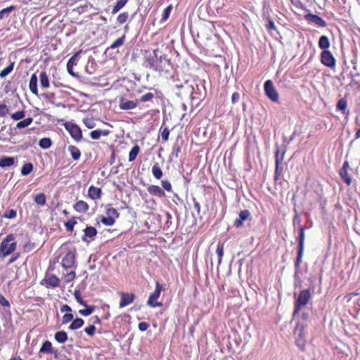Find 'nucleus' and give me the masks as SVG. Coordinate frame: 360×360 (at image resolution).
Listing matches in <instances>:
<instances>
[{
	"label": "nucleus",
	"instance_id": "f257e3e1",
	"mask_svg": "<svg viewBox=\"0 0 360 360\" xmlns=\"http://www.w3.org/2000/svg\"><path fill=\"white\" fill-rule=\"evenodd\" d=\"M159 49L144 50L143 52V65L149 70L155 72H169L172 67L170 59L166 55L158 56Z\"/></svg>",
	"mask_w": 360,
	"mask_h": 360
},
{
	"label": "nucleus",
	"instance_id": "f03ea898",
	"mask_svg": "<svg viewBox=\"0 0 360 360\" xmlns=\"http://www.w3.org/2000/svg\"><path fill=\"white\" fill-rule=\"evenodd\" d=\"M15 237L13 233L8 234L0 243V259H5L13 254L17 248Z\"/></svg>",
	"mask_w": 360,
	"mask_h": 360
},
{
	"label": "nucleus",
	"instance_id": "7ed1b4c3",
	"mask_svg": "<svg viewBox=\"0 0 360 360\" xmlns=\"http://www.w3.org/2000/svg\"><path fill=\"white\" fill-rule=\"evenodd\" d=\"M305 226L302 225H299L300 233L297 237L298 241V250H297V256L295 262V268L296 270H299L300 269L301 264L302 262V257L304 255V240H305Z\"/></svg>",
	"mask_w": 360,
	"mask_h": 360
},
{
	"label": "nucleus",
	"instance_id": "20e7f679",
	"mask_svg": "<svg viewBox=\"0 0 360 360\" xmlns=\"http://www.w3.org/2000/svg\"><path fill=\"white\" fill-rule=\"evenodd\" d=\"M311 297V295L309 290L304 289L300 292L295 302V308L292 314L293 317H295V316L300 313L302 308L307 306Z\"/></svg>",
	"mask_w": 360,
	"mask_h": 360
},
{
	"label": "nucleus",
	"instance_id": "39448f33",
	"mask_svg": "<svg viewBox=\"0 0 360 360\" xmlns=\"http://www.w3.org/2000/svg\"><path fill=\"white\" fill-rule=\"evenodd\" d=\"M306 326L300 322H298L295 328L294 333L296 336L295 343L296 345L301 349L304 351L305 349L306 345V332H305Z\"/></svg>",
	"mask_w": 360,
	"mask_h": 360
},
{
	"label": "nucleus",
	"instance_id": "423d86ee",
	"mask_svg": "<svg viewBox=\"0 0 360 360\" xmlns=\"http://www.w3.org/2000/svg\"><path fill=\"white\" fill-rule=\"evenodd\" d=\"M165 288L162 285H161L158 281L155 282V288L154 292H153L147 301V304L153 308L157 307H162L163 305L162 302H158V299L160 297V293Z\"/></svg>",
	"mask_w": 360,
	"mask_h": 360
},
{
	"label": "nucleus",
	"instance_id": "0eeeda50",
	"mask_svg": "<svg viewBox=\"0 0 360 360\" xmlns=\"http://www.w3.org/2000/svg\"><path fill=\"white\" fill-rule=\"evenodd\" d=\"M76 248L68 250L65 256L62 258L61 265L64 269H70L75 265L76 263Z\"/></svg>",
	"mask_w": 360,
	"mask_h": 360
},
{
	"label": "nucleus",
	"instance_id": "6e6552de",
	"mask_svg": "<svg viewBox=\"0 0 360 360\" xmlns=\"http://www.w3.org/2000/svg\"><path fill=\"white\" fill-rule=\"evenodd\" d=\"M65 127L73 139L77 142L81 141L82 134L78 125L72 122H67L65 124Z\"/></svg>",
	"mask_w": 360,
	"mask_h": 360
},
{
	"label": "nucleus",
	"instance_id": "1a4fd4ad",
	"mask_svg": "<svg viewBox=\"0 0 360 360\" xmlns=\"http://www.w3.org/2000/svg\"><path fill=\"white\" fill-rule=\"evenodd\" d=\"M264 91L267 97L274 102H278L279 96L271 80L264 83Z\"/></svg>",
	"mask_w": 360,
	"mask_h": 360
},
{
	"label": "nucleus",
	"instance_id": "9d476101",
	"mask_svg": "<svg viewBox=\"0 0 360 360\" xmlns=\"http://www.w3.org/2000/svg\"><path fill=\"white\" fill-rule=\"evenodd\" d=\"M321 62L323 65L330 68H335L336 60L330 51H323L321 53Z\"/></svg>",
	"mask_w": 360,
	"mask_h": 360
},
{
	"label": "nucleus",
	"instance_id": "9b49d317",
	"mask_svg": "<svg viewBox=\"0 0 360 360\" xmlns=\"http://www.w3.org/2000/svg\"><path fill=\"white\" fill-rule=\"evenodd\" d=\"M97 230L94 226H86L84 229V235L82 236V240L84 242L89 243L94 240L96 236L97 235Z\"/></svg>",
	"mask_w": 360,
	"mask_h": 360
},
{
	"label": "nucleus",
	"instance_id": "f8f14e48",
	"mask_svg": "<svg viewBox=\"0 0 360 360\" xmlns=\"http://www.w3.org/2000/svg\"><path fill=\"white\" fill-rule=\"evenodd\" d=\"M250 212L248 210H243L240 211L238 218L236 219L233 221V226L238 229L243 226L244 221L249 219L250 217Z\"/></svg>",
	"mask_w": 360,
	"mask_h": 360
},
{
	"label": "nucleus",
	"instance_id": "ddd939ff",
	"mask_svg": "<svg viewBox=\"0 0 360 360\" xmlns=\"http://www.w3.org/2000/svg\"><path fill=\"white\" fill-rule=\"evenodd\" d=\"M121 300L119 304L120 308L124 307L131 303H133L135 300L136 295L134 293H129L121 292H120Z\"/></svg>",
	"mask_w": 360,
	"mask_h": 360
},
{
	"label": "nucleus",
	"instance_id": "4468645a",
	"mask_svg": "<svg viewBox=\"0 0 360 360\" xmlns=\"http://www.w3.org/2000/svg\"><path fill=\"white\" fill-rule=\"evenodd\" d=\"M349 169V163L348 161H345L343 163L342 167L340 170L339 174L342 180L347 185L349 186L352 184V178L348 173Z\"/></svg>",
	"mask_w": 360,
	"mask_h": 360
},
{
	"label": "nucleus",
	"instance_id": "2eb2a0df",
	"mask_svg": "<svg viewBox=\"0 0 360 360\" xmlns=\"http://www.w3.org/2000/svg\"><path fill=\"white\" fill-rule=\"evenodd\" d=\"M305 20L307 21L312 22L317 25L319 27H325L327 26L326 22L320 16L313 14V13H308L304 15Z\"/></svg>",
	"mask_w": 360,
	"mask_h": 360
},
{
	"label": "nucleus",
	"instance_id": "dca6fc26",
	"mask_svg": "<svg viewBox=\"0 0 360 360\" xmlns=\"http://www.w3.org/2000/svg\"><path fill=\"white\" fill-rule=\"evenodd\" d=\"M60 280L56 275L46 276L41 281V284L47 288H56L59 285Z\"/></svg>",
	"mask_w": 360,
	"mask_h": 360
},
{
	"label": "nucleus",
	"instance_id": "f3484780",
	"mask_svg": "<svg viewBox=\"0 0 360 360\" xmlns=\"http://www.w3.org/2000/svg\"><path fill=\"white\" fill-rule=\"evenodd\" d=\"M82 51L76 52L68 61L67 70L72 77H77V75L73 71V66L77 64V57L80 54Z\"/></svg>",
	"mask_w": 360,
	"mask_h": 360
},
{
	"label": "nucleus",
	"instance_id": "a211bd4d",
	"mask_svg": "<svg viewBox=\"0 0 360 360\" xmlns=\"http://www.w3.org/2000/svg\"><path fill=\"white\" fill-rule=\"evenodd\" d=\"M147 191L148 193L153 196H157L159 198H164L165 196V193L164 190L158 185H150Z\"/></svg>",
	"mask_w": 360,
	"mask_h": 360
},
{
	"label": "nucleus",
	"instance_id": "6ab92c4d",
	"mask_svg": "<svg viewBox=\"0 0 360 360\" xmlns=\"http://www.w3.org/2000/svg\"><path fill=\"white\" fill-rule=\"evenodd\" d=\"M138 101L122 99L120 103V108L123 110H132L137 107Z\"/></svg>",
	"mask_w": 360,
	"mask_h": 360
},
{
	"label": "nucleus",
	"instance_id": "aec40b11",
	"mask_svg": "<svg viewBox=\"0 0 360 360\" xmlns=\"http://www.w3.org/2000/svg\"><path fill=\"white\" fill-rule=\"evenodd\" d=\"M102 191L100 188L91 186L88 190V196L92 200H98L101 198Z\"/></svg>",
	"mask_w": 360,
	"mask_h": 360
},
{
	"label": "nucleus",
	"instance_id": "412c9836",
	"mask_svg": "<svg viewBox=\"0 0 360 360\" xmlns=\"http://www.w3.org/2000/svg\"><path fill=\"white\" fill-rule=\"evenodd\" d=\"M37 80V76L36 73H34L31 75L29 82V88L30 91L36 96H38Z\"/></svg>",
	"mask_w": 360,
	"mask_h": 360
},
{
	"label": "nucleus",
	"instance_id": "4be33fe9",
	"mask_svg": "<svg viewBox=\"0 0 360 360\" xmlns=\"http://www.w3.org/2000/svg\"><path fill=\"white\" fill-rule=\"evenodd\" d=\"M74 209L77 212H80V213H85L89 209V205L87 204V202H86L84 200H79L77 201L75 205H74Z\"/></svg>",
	"mask_w": 360,
	"mask_h": 360
},
{
	"label": "nucleus",
	"instance_id": "5701e85b",
	"mask_svg": "<svg viewBox=\"0 0 360 360\" xmlns=\"http://www.w3.org/2000/svg\"><path fill=\"white\" fill-rule=\"evenodd\" d=\"M153 176L156 179H160L163 176L162 170L159 165L158 162H155L153 165L152 166L151 169Z\"/></svg>",
	"mask_w": 360,
	"mask_h": 360
},
{
	"label": "nucleus",
	"instance_id": "b1692460",
	"mask_svg": "<svg viewBox=\"0 0 360 360\" xmlns=\"http://www.w3.org/2000/svg\"><path fill=\"white\" fill-rule=\"evenodd\" d=\"M110 131L109 130H99L96 129L94 131H91L90 132V136L94 140H98L101 138V136H108L110 134Z\"/></svg>",
	"mask_w": 360,
	"mask_h": 360
},
{
	"label": "nucleus",
	"instance_id": "393cba45",
	"mask_svg": "<svg viewBox=\"0 0 360 360\" xmlns=\"http://www.w3.org/2000/svg\"><path fill=\"white\" fill-rule=\"evenodd\" d=\"M319 47L323 51H328L327 49L330 47V43L327 36L323 35L319 38Z\"/></svg>",
	"mask_w": 360,
	"mask_h": 360
},
{
	"label": "nucleus",
	"instance_id": "a878e982",
	"mask_svg": "<svg viewBox=\"0 0 360 360\" xmlns=\"http://www.w3.org/2000/svg\"><path fill=\"white\" fill-rule=\"evenodd\" d=\"M39 82L40 86L43 89H47L49 87V79L47 73L45 71H42L39 74Z\"/></svg>",
	"mask_w": 360,
	"mask_h": 360
},
{
	"label": "nucleus",
	"instance_id": "bb28decb",
	"mask_svg": "<svg viewBox=\"0 0 360 360\" xmlns=\"http://www.w3.org/2000/svg\"><path fill=\"white\" fill-rule=\"evenodd\" d=\"M68 148L73 160H78L80 158L81 151L77 146L70 145Z\"/></svg>",
	"mask_w": 360,
	"mask_h": 360
},
{
	"label": "nucleus",
	"instance_id": "cd10ccee",
	"mask_svg": "<svg viewBox=\"0 0 360 360\" xmlns=\"http://www.w3.org/2000/svg\"><path fill=\"white\" fill-rule=\"evenodd\" d=\"M53 348L52 343L49 340H46L43 342L39 349V354H51Z\"/></svg>",
	"mask_w": 360,
	"mask_h": 360
},
{
	"label": "nucleus",
	"instance_id": "c85d7f7f",
	"mask_svg": "<svg viewBox=\"0 0 360 360\" xmlns=\"http://www.w3.org/2000/svg\"><path fill=\"white\" fill-rule=\"evenodd\" d=\"M14 158L13 157H3L0 158V167H11L14 165Z\"/></svg>",
	"mask_w": 360,
	"mask_h": 360
},
{
	"label": "nucleus",
	"instance_id": "c756f323",
	"mask_svg": "<svg viewBox=\"0 0 360 360\" xmlns=\"http://www.w3.org/2000/svg\"><path fill=\"white\" fill-rule=\"evenodd\" d=\"M54 338L58 343H64L68 340V334L63 330L58 331L55 333Z\"/></svg>",
	"mask_w": 360,
	"mask_h": 360
},
{
	"label": "nucleus",
	"instance_id": "7c9ffc66",
	"mask_svg": "<svg viewBox=\"0 0 360 360\" xmlns=\"http://www.w3.org/2000/svg\"><path fill=\"white\" fill-rule=\"evenodd\" d=\"M33 122V118L30 117L22 120H20L16 124L15 129H21L30 125Z\"/></svg>",
	"mask_w": 360,
	"mask_h": 360
},
{
	"label": "nucleus",
	"instance_id": "2f4dec72",
	"mask_svg": "<svg viewBox=\"0 0 360 360\" xmlns=\"http://www.w3.org/2000/svg\"><path fill=\"white\" fill-rule=\"evenodd\" d=\"M140 147L137 144L134 146L129 153V161H134L136 158L139 153H140Z\"/></svg>",
	"mask_w": 360,
	"mask_h": 360
},
{
	"label": "nucleus",
	"instance_id": "473e14b6",
	"mask_svg": "<svg viewBox=\"0 0 360 360\" xmlns=\"http://www.w3.org/2000/svg\"><path fill=\"white\" fill-rule=\"evenodd\" d=\"M84 323V321L82 319L77 318V319L72 320L71 324L69 326V329L73 330H77V329L80 328L81 327H82Z\"/></svg>",
	"mask_w": 360,
	"mask_h": 360
},
{
	"label": "nucleus",
	"instance_id": "72a5a7b5",
	"mask_svg": "<svg viewBox=\"0 0 360 360\" xmlns=\"http://www.w3.org/2000/svg\"><path fill=\"white\" fill-rule=\"evenodd\" d=\"M347 107V100L345 97L340 98L336 105L337 110L341 111L343 114L345 113Z\"/></svg>",
	"mask_w": 360,
	"mask_h": 360
},
{
	"label": "nucleus",
	"instance_id": "f704fd0d",
	"mask_svg": "<svg viewBox=\"0 0 360 360\" xmlns=\"http://www.w3.org/2000/svg\"><path fill=\"white\" fill-rule=\"evenodd\" d=\"M129 1V0H117L115 4L112 7V13L115 14L120 11Z\"/></svg>",
	"mask_w": 360,
	"mask_h": 360
},
{
	"label": "nucleus",
	"instance_id": "c9c22d12",
	"mask_svg": "<svg viewBox=\"0 0 360 360\" xmlns=\"http://www.w3.org/2000/svg\"><path fill=\"white\" fill-rule=\"evenodd\" d=\"M84 307H86L85 309L79 310V314L84 316H88L91 314L96 308L95 305H88L86 303Z\"/></svg>",
	"mask_w": 360,
	"mask_h": 360
},
{
	"label": "nucleus",
	"instance_id": "e433bc0d",
	"mask_svg": "<svg viewBox=\"0 0 360 360\" xmlns=\"http://www.w3.org/2000/svg\"><path fill=\"white\" fill-rule=\"evenodd\" d=\"M129 19V13L127 11H124L120 13L116 18V22L117 25H120L125 23Z\"/></svg>",
	"mask_w": 360,
	"mask_h": 360
},
{
	"label": "nucleus",
	"instance_id": "4c0bfd02",
	"mask_svg": "<svg viewBox=\"0 0 360 360\" xmlns=\"http://www.w3.org/2000/svg\"><path fill=\"white\" fill-rule=\"evenodd\" d=\"M34 200L37 205L43 206L46 202V195L44 193H38L34 196Z\"/></svg>",
	"mask_w": 360,
	"mask_h": 360
},
{
	"label": "nucleus",
	"instance_id": "58836bf2",
	"mask_svg": "<svg viewBox=\"0 0 360 360\" xmlns=\"http://www.w3.org/2000/svg\"><path fill=\"white\" fill-rule=\"evenodd\" d=\"M77 224L75 217H72L68 221L65 223V226L68 231L72 232L74 230V226Z\"/></svg>",
	"mask_w": 360,
	"mask_h": 360
},
{
	"label": "nucleus",
	"instance_id": "ea45409f",
	"mask_svg": "<svg viewBox=\"0 0 360 360\" xmlns=\"http://www.w3.org/2000/svg\"><path fill=\"white\" fill-rule=\"evenodd\" d=\"M16 9L15 6H10L0 11V20L7 17L13 11Z\"/></svg>",
	"mask_w": 360,
	"mask_h": 360
},
{
	"label": "nucleus",
	"instance_id": "a19ab883",
	"mask_svg": "<svg viewBox=\"0 0 360 360\" xmlns=\"http://www.w3.org/2000/svg\"><path fill=\"white\" fill-rule=\"evenodd\" d=\"M33 168V165L31 162L24 164L21 169V174L22 176H27L30 174L32 172Z\"/></svg>",
	"mask_w": 360,
	"mask_h": 360
},
{
	"label": "nucleus",
	"instance_id": "79ce46f5",
	"mask_svg": "<svg viewBox=\"0 0 360 360\" xmlns=\"http://www.w3.org/2000/svg\"><path fill=\"white\" fill-rule=\"evenodd\" d=\"M216 252L218 255V264H220L224 256V243L219 242L217 245Z\"/></svg>",
	"mask_w": 360,
	"mask_h": 360
},
{
	"label": "nucleus",
	"instance_id": "37998d69",
	"mask_svg": "<svg viewBox=\"0 0 360 360\" xmlns=\"http://www.w3.org/2000/svg\"><path fill=\"white\" fill-rule=\"evenodd\" d=\"M14 62H11L7 67H6L4 70L0 72V77L4 78L9 75L14 68Z\"/></svg>",
	"mask_w": 360,
	"mask_h": 360
},
{
	"label": "nucleus",
	"instance_id": "c03bdc74",
	"mask_svg": "<svg viewBox=\"0 0 360 360\" xmlns=\"http://www.w3.org/2000/svg\"><path fill=\"white\" fill-rule=\"evenodd\" d=\"M52 141L49 138H42L39 141V146L43 149H48L51 146Z\"/></svg>",
	"mask_w": 360,
	"mask_h": 360
},
{
	"label": "nucleus",
	"instance_id": "a18cd8bd",
	"mask_svg": "<svg viewBox=\"0 0 360 360\" xmlns=\"http://www.w3.org/2000/svg\"><path fill=\"white\" fill-rule=\"evenodd\" d=\"M17 217V211L14 209H8L6 210L4 214L2 215L3 218L13 219L16 218Z\"/></svg>",
	"mask_w": 360,
	"mask_h": 360
},
{
	"label": "nucleus",
	"instance_id": "49530a36",
	"mask_svg": "<svg viewBox=\"0 0 360 360\" xmlns=\"http://www.w3.org/2000/svg\"><path fill=\"white\" fill-rule=\"evenodd\" d=\"M125 39V35L123 34L121 37L117 39L108 49H115L119 46H121L124 44Z\"/></svg>",
	"mask_w": 360,
	"mask_h": 360
},
{
	"label": "nucleus",
	"instance_id": "de8ad7c7",
	"mask_svg": "<svg viewBox=\"0 0 360 360\" xmlns=\"http://www.w3.org/2000/svg\"><path fill=\"white\" fill-rule=\"evenodd\" d=\"M25 116V111L24 110L16 111L11 115V118L16 121L23 119Z\"/></svg>",
	"mask_w": 360,
	"mask_h": 360
},
{
	"label": "nucleus",
	"instance_id": "09e8293b",
	"mask_svg": "<svg viewBox=\"0 0 360 360\" xmlns=\"http://www.w3.org/2000/svg\"><path fill=\"white\" fill-rule=\"evenodd\" d=\"M106 214L108 217H112L113 219H117L120 217L118 211L113 207H108L106 209Z\"/></svg>",
	"mask_w": 360,
	"mask_h": 360
},
{
	"label": "nucleus",
	"instance_id": "8fccbe9b",
	"mask_svg": "<svg viewBox=\"0 0 360 360\" xmlns=\"http://www.w3.org/2000/svg\"><path fill=\"white\" fill-rule=\"evenodd\" d=\"M76 273L75 271H70L67 274H63V277L66 283H69L75 278Z\"/></svg>",
	"mask_w": 360,
	"mask_h": 360
},
{
	"label": "nucleus",
	"instance_id": "3c124183",
	"mask_svg": "<svg viewBox=\"0 0 360 360\" xmlns=\"http://www.w3.org/2000/svg\"><path fill=\"white\" fill-rule=\"evenodd\" d=\"M266 20L267 22L266 28L267 29L269 32H271L273 30H275L276 26H275L274 22L272 18L270 15H268L266 18Z\"/></svg>",
	"mask_w": 360,
	"mask_h": 360
},
{
	"label": "nucleus",
	"instance_id": "603ef678",
	"mask_svg": "<svg viewBox=\"0 0 360 360\" xmlns=\"http://www.w3.org/2000/svg\"><path fill=\"white\" fill-rule=\"evenodd\" d=\"M73 295L76 301L82 306H86V302L82 299L81 292L79 290H75Z\"/></svg>",
	"mask_w": 360,
	"mask_h": 360
},
{
	"label": "nucleus",
	"instance_id": "864d4df0",
	"mask_svg": "<svg viewBox=\"0 0 360 360\" xmlns=\"http://www.w3.org/2000/svg\"><path fill=\"white\" fill-rule=\"evenodd\" d=\"M276 169H275L274 179H275V180H278L281 176V172L279 171L280 161L278 159V151L276 152Z\"/></svg>",
	"mask_w": 360,
	"mask_h": 360
},
{
	"label": "nucleus",
	"instance_id": "5fc2aeb1",
	"mask_svg": "<svg viewBox=\"0 0 360 360\" xmlns=\"http://www.w3.org/2000/svg\"><path fill=\"white\" fill-rule=\"evenodd\" d=\"M162 188L167 192H171L172 191V186L169 181L165 179L161 181Z\"/></svg>",
	"mask_w": 360,
	"mask_h": 360
},
{
	"label": "nucleus",
	"instance_id": "6e6d98bb",
	"mask_svg": "<svg viewBox=\"0 0 360 360\" xmlns=\"http://www.w3.org/2000/svg\"><path fill=\"white\" fill-rule=\"evenodd\" d=\"M102 224L105 226H112L115 223V219L110 217H103L101 219Z\"/></svg>",
	"mask_w": 360,
	"mask_h": 360
},
{
	"label": "nucleus",
	"instance_id": "4d7b16f0",
	"mask_svg": "<svg viewBox=\"0 0 360 360\" xmlns=\"http://www.w3.org/2000/svg\"><path fill=\"white\" fill-rule=\"evenodd\" d=\"M83 123L88 128V129H93L96 126L95 121L93 118H84L83 119Z\"/></svg>",
	"mask_w": 360,
	"mask_h": 360
},
{
	"label": "nucleus",
	"instance_id": "13d9d810",
	"mask_svg": "<svg viewBox=\"0 0 360 360\" xmlns=\"http://www.w3.org/2000/svg\"><path fill=\"white\" fill-rule=\"evenodd\" d=\"M154 98V95L151 92L146 93V94L141 96L139 98V101L142 103H145L147 101H150Z\"/></svg>",
	"mask_w": 360,
	"mask_h": 360
},
{
	"label": "nucleus",
	"instance_id": "bf43d9fd",
	"mask_svg": "<svg viewBox=\"0 0 360 360\" xmlns=\"http://www.w3.org/2000/svg\"><path fill=\"white\" fill-rule=\"evenodd\" d=\"M172 8V6L171 4L165 8L163 13H162L161 21H165L168 19V18L170 15Z\"/></svg>",
	"mask_w": 360,
	"mask_h": 360
},
{
	"label": "nucleus",
	"instance_id": "052dcab7",
	"mask_svg": "<svg viewBox=\"0 0 360 360\" xmlns=\"http://www.w3.org/2000/svg\"><path fill=\"white\" fill-rule=\"evenodd\" d=\"M85 333L90 337H92L96 333V327L94 325H89L84 328Z\"/></svg>",
	"mask_w": 360,
	"mask_h": 360
},
{
	"label": "nucleus",
	"instance_id": "680f3d73",
	"mask_svg": "<svg viewBox=\"0 0 360 360\" xmlns=\"http://www.w3.org/2000/svg\"><path fill=\"white\" fill-rule=\"evenodd\" d=\"M0 305L5 308L11 307L9 301L2 294H0Z\"/></svg>",
	"mask_w": 360,
	"mask_h": 360
},
{
	"label": "nucleus",
	"instance_id": "e2e57ef3",
	"mask_svg": "<svg viewBox=\"0 0 360 360\" xmlns=\"http://www.w3.org/2000/svg\"><path fill=\"white\" fill-rule=\"evenodd\" d=\"M8 112V107L6 104H0V117L6 116Z\"/></svg>",
	"mask_w": 360,
	"mask_h": 360
},
{
	"label": "nucleus",
	"instance_id": "0e129e2a",
	"mask_svg": "<svg viewBox=\"0 0 360 360\" xmlns=\"http://www.w3.org/2000/svg\"><path fill=\"white\" fill-rule=\"evenodd\" d=\"M73 320V315L71 313H66L63 316V323L65 324Z\"/></svg>",
	"mask_w": 360,
	"mask_h": 360
},
{
	"label": "nucleus",
	"instance_id": "69168bd1",
	"mask_svg": "<svg viewBox=\"0 0 360 360\" xmlns=\"http://www.w3.org/2000/svg\"><path fill=\"white\" fill-rule=\"evenodd\" d=\"M169 136V130L167 127H165L162 132L161 136L164 141H167Z\"/></svg>",
	"mask_w": 360,
	"mask_h": 360
},
{
	"label": "nucleus",
	"instance_id": "338daca9",
	"mask_svg": "<svg viewBox=\"0 0 360 360\" xmlns=\"http://www.w3.org/2000/svg\"><path fill=\"white\" fill-rule=\"evenodd\" d=\"M138 328L141 331H145L149 328V323L146 322H140L138 325Z\"/></svg>",
	"mask_w": 360,
	"mask_h": 360
},
{
	"label": "nucleus",
	"instance_id": "774afa93",
	"mask_svg": "<svg viewBox=\"0 0 360 360\" xmlns=\"http://www.w3.org/2000/svg\"><path fill=\"white\" fill-rule=\"evenodd\" d=\"M240 98V94L238 92H233L231 96V103L233 104L236 103Z\"/></svg>",
	"mask_w": 360,
	"mask_h": 360
}]
</instances>
